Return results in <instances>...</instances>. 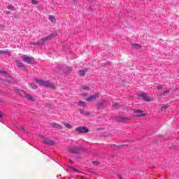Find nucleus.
<instances>
[{
    "label": "nucleus",
    "mask_w": 179,
    "mask_h": 179,
    "mask_svg": "<svg viewBox=\"0 0 179 179\" xmlns=\"http://www.w3.org/2000/svg\"><path fill=\"white\" fill-rule=\"evenodd\" d=\"M36 83H38L41 86L43 87H50V89H55V84L50 81H45L43 80H36Z\"/></svg>",
    "instance_id": "nucleus-1"
},
{
    "label": "nucleus",
    "mask_w": 179,
    "mask_h": 179,
    "mask_svg": "<svg viewBox=\"0 0 179 179\" xmlns=\"http://www.w3.org/2000/svg\"><path fill=\"white\" fill-rule=\"evenodd\" d=\"M54 37V34L48 35L45 38H43L41 41L37 43H31V44L34 45H44L45 41H48V40Z\"/></svg>",
    "instance_id": "nucleus-2"
},
{
    "label": "nucleus",
    "mask_w": 179,
    "mask_h": 179,
    "mask_svg": "<svg viewBox=\"0 0 179 179\" xmlns=\"http://www.w3.org/2000/svg\"><path fill=\"white\" fill-rule=\"evenodd\" d=\"M75 131L77 132L78 135H82V134H87V132H89V129L85 126L78 127L76 128Z\"/></svg>",
    "instance_id": "nucleus-3"
},
{
    "label": "nucleus",
    "mask_w": 179,
    "mask_h": 179,
    "mask_svg": "<svg viewBox=\"0 0 179 179\" xmlns=\"http://www.w3.org/2000/svg\"><path fill=\"white\" fill-rule=\"evenodd\" d=\"M80 150H82V148L80 147H70L68 148V152L69 153H72L73 155H79L80 153Z\"/></svg>",
    "instance_id": "nucleus-4"
},
{
    "label": "nucleus",
    "mask_w": 179,
    "mask_h": 179,
    "mask_svg": "<svg viewBox=\"0 0 179 179\" xmlns=\"http://www.w3.org/2000/svg\"><path fill=\"white\" fill-rule=\"evenodd\" d=\"M138 97L141 100H144V101L150 102L152 101V99L149 96L147 93H141L138 94Z\"/></svg>",
    "instance_id": "nucleus-5"
},
{
    "label": "nucleus",
    "mask_w": 179,
    "mask_h": 179,
    "mask_svg": "<svg viewBox=\"0 0 179 179\" xmlns=\"http://www.w3.org/2000/svg\"><path fill=\"white\" fill-rule=\"evenodd\" d=\"M22 61H24V62H26L27 64H34V57L27 56V55H23L22 56Z\"/></svg>",
    "instance_id": "nucleus-6"
},
{
    "label": "nucleus",
    "mask_w": 179,
    "mask_h": 179,
    "mask_svg": "<svg viewBox=\"0 0 179 179\" xmlns=\"http://www.w3.org/2000/svg\"><path fill=\"white\" fill-rule=\"evenodd\" d=\"M43 143H45V145H50V146H52L55 145V142L48 138H44L42 140Z\"/></svg>",
    "instance_id": "nucleus-7"
},
{
    "label": "nucleus",
    "mask_w": 179,
    "mask_h": 179,
    "mask_svg": "<svg viewBox=\"0 0 179 179\" xmlns=\"http://www.w3.org/2000/svg\"><path fill=\"white\" fill-rule=\"evenodd\" d=\"M59 71L58 72H61V71H63L64 73H69V72L72 71V69H71L70 67L62 66H59Z\"/></svg>",
    "instance_id": "nucleus-8"
},
{
    "label": "nucleus",
    "mask_w": 179,
    "mask_h": 179,
    "mask_svg": "<svg viewBox=\"0 0 179 179\" xmlns=\"http://www.w3.org/2000/svg\"><path fill=\"white\" fill-rule=\"evenodd\" d=\"M100 97V94H95L94 95H92L91 96L88 97L87 99V101L90 103L94 100H96V99H99Z\"/></svg>",
    "instance_id": "nucleus-9"
},
{
    "label": "nucleus",
    "mask_w": 179,
    "mask_h": 179,
    "mask_svg": "<svg viewBox=\"0 0 179 179\" xmlns=\"http://www.w3.org/2000/svg\"><path fill=\"white\" fill-rule=\"evenodd\" d=\"M119 122H127V121H129V117H120L117 119Z\"/></svg>",
    "instance_id": "nucleus-10"
},
{
    "label": "nucleus",
    "mask_w": 179,
    "mask_h": 179,
    "mask_svg": "<svg viewBox=\"0 0 179 179\" xmlns=\"http://www.w3.org/2000/svg\"><path fill=\"white\" fill-rule=\"evenodd\" d=\"M17 66L18 68H22L23 71H26V66L22 62H17Z\"/></svg>",
    "instance_id": "nucleus-11"
},
{
    "label": "nucleus",
    "mask_w": 179,
    "mask_h": 179,
    "mask_svg": "<svg viewBox=\"0 0 179 179\" xmlns=\"http://www.w3.org/2000/svg\"><path fill=\"white\" fill-rule=\"evenodd\" d=\"M0 55H8V57H10V52H9L8 50H0Z\"/></svg>",
    "instance_id": "nucleus-12"
},
{
    "label": "nucleus",
    "mask_w": 179,
    "mask_h": 179,
    "mask_svg": "<svg viewBox=\"0 0 179 179\" xmlns=\"http://www.w3.org/2000/svg\"><path fill=\"white\" fill-rule=\"evenodd\" d=\"M132 47L134 50H141L142 48V46L138 43H132Z\"/></svg>",
    "instance_id": "nucleus-13"
},
{
    "label": "nucleus",
    "mask_w": 179,
    "mask_h": 179,
    "mask_svg": "<svg viewBox=\"0 0 179 179\" xmlns=\"http://www.w3.org/2000/svg\"><path fill=\"white\" fill-rule=\"evenodd\" d=\"M88 69H84L83 70H80L79 71V75L80 76H85L86 72H87Z\"/></svg>",
    "instance_id": "nucleus-14"
},
{
    "label": "nucleus",
    "mask_w": 179,
    "mask_h": 179,
    "mask_svg": "<svg viewBox=\"0 0 179 179\" xmlns=\"http://www.w3.org/2000/svg\"><path fill=\"white\" fill-rule=\"evenodd\" d=\"M80 114H82L85 117H89V115H90V112H85L83 110H80Z\"/></svg>",
    "instance_id": "nucleus-15"
},
{
    "label": "nucleus",
    "mask_w": 179,
    "mask_h": 179,
    "mask_svg": "<svg viewBox=\"0 0 179 179\" xmlns=\"http://www.w3.org/2000/svg\"><path fill=\"white\" fill-rule=\"evenodd\" d=\"M78 107H83L84 108H86V102L79 101L78 102Z\"/></svg>",
    "instance_id": "nucleus-16"
},
{
    "label": "nucleus",
    "mask_w": 179,
    "mask_h": 179,
    "mask_svg": "<svg viewBox=\"0 0 179 179\" xmlns=\"http://www.w3.org/2000/svg\"><path fill=\"white\" fill-rule=\"evenodd\" d=\"M25 97L27 100H29V101H34V99H33V96L30 94L25 95Z\"/></svg>",
    "instance_id": "nucleus-17"
},
{
    "label": "nucleus",
    "mask_w": 179,
    "mask_h": 179,
    "mask_svg": "<svg viewBox=\"0 0 179 179\" xmlns=\"http://www.w3.org/2000/svg\"><path fill=\"white\" fill-rule=\"evenodd\" d=\"M52 127L53 128H58L59 129H62V126L57 123L52 124Z\"/></svg>",
    "instance_id": "nucleus-18"
},
{
    "label": "nucleus",
    "mask_w": 179,
    "mask_h": 179,
    "mask_svg": "<svg viewBox=\"0 0 179 179\" xmlns=\"http://www.w3.org/2000/svg\"><path fill=\"white\" fill-rule=\"evenodd\" d=\"M49 20H50V22H52V23H55V22H56L57 20L55 19V16L50 15Z\"/></svg>",
    "instance_id": "nucleus-19"
},
{
    "label": "nucleus",
    "mask_w": 179,
    "mask_h": 179,
    "mask_svg": "<svg viewBox=\"0 0 179 179\" xmlns=\"http://www.w3.org/2000/svg\"><path fill=\"white\" fill-rule=\"evenodd\" d=\"M103 106H104V103H103V102L98 103V104L96 106L97 110H100V108H101L103 107Z\"/></svg>",
    "instance_id": "nucleus-20"
},
{
    "label": "nucleus",
    "mask_w": 179,
    "mask_h": 179,
    "mask_svg": "<svg viewBox=\"0 0 179 179\" xmlns=\"http://www.w3.org/2000/svg\"><path fill=\"white\" fill-rule=\"evenodd\" d=\"M134 114H142V113H143V110H133Z\"/></svg>",
    "instance_id": "nucleus-21"
},
{
    "label": "nucleus",
    "mask_w": 179,
    "mask_h": 179,
    "mask_svg": "<svg viewBox=\"0 0 179 179\" xmlns=\"http://www.w3.org/2000/svg\"><path fill=\"white\" fill-rule=\"evenodd\" d=\"M170 93V91L169 90H166V91H164V92H162L161 94V97H164V96H166V94Z\"/></svg>",
    "instance_id": "nucleus-22"
},
{
    "label": "nucleus",
    "mask_w": 179,
    "mask_h": 179,
    "mask_svg": "<svg viewBox=\"0 0 179 179\" xmlns=\"http://www.w3.org/2000/svg\"><path fill=\"white\" fill-rule=\"evenodd\" d=\"M167 108H169V106L165 105L161 107V111H164L166 110H167Z\"/></svg>",
    "instance_id": "nucleus-23"
},
{
    "label": "nucleus",
    "mask_w": 179,
    "mask_h": 179,
    "mask_svg": "<svg viewBox=\"0 0 179 179\" xmlns=\"http://www.w3.org/2000/svg\"><path fill=\"white\" fill-rule=\"evenodd\" d=\"M64 127H66V128H68V129H71V128H72V126L68 123H65Z\"/></svg>",
    "instance_id": "nucleus-24"
},
{
    "label": "nucleus",
    "mask_w": 179,
    "mask_h": 179,
    "mask_svg": "<svg viewBox=\"0 0 179 179\" xmlns=\"http://www.w3.org/2000/svg\"><path fill=\"white\" fill-rule=\"evenodd\" d=\"M70 169H71V170H74V171H76V173H80V171L75 169V167H73V166H70Z\"/></svg>",
    "instance_id": "nucleus-25"
},
{
    "label": "nucleus",
    "mask_w": 179,
    "mask_h": 179,
    "mask_svg": "<svg viewBox=\"0 0 179 179\" xmlns=\"http://www.w3.org/2000/svg\"><path fill=\"white\" fill-rule=\"evenodd\" d=\"M7 9H8L9 10H15V8L12 6H8Z\"/></svg>",
    "instance_id": "nucleus-26"
},
{
    "label": "nucleus",
    "mask_w": 179,
    "mask_h": 179,
    "mask_svg": "<svg viewBox=\"0 0 179 179\" xmlns=\"http://www.w3.org/2000/svg\"><path fill=\"white\" fill-rule=\"evenodd\" d=\"M82 89H83V90H85L86 92L89 91V87L88 86H83Z\"/></svg>",
    "instance_id": "nucleus-27"
},
{
    "label": "nucleus",
    "mask_w": 179,
    "mask_h": 179,
    "mask_svg": "<svg viewBox=\"0 0 179 179\" xmlns=\"http://www.w3.org/2000/svg\"><path fill=\"white\" fill-rule=\"evenodd\" d=\"M31 3H32L33 5H38V1H36V0H32V1H31Z\"/></svg>",
    "instance_id": "nucleus-28"
},
{
    "label": "nucleus",
    "mask_w": 179,
    "mask_h": 179,
    "mask_svg": "<svg viewBox=\"0 0 179 179\" xmlns=\"http://www.w3.org/2000/svg\"><path fill=\"white\" fill-rule=\"evenodd\" d=\"M134 117H146V114L143 113L141 115H136Z\"/></svg>",
    "instance_id": "nucleus-29"
},
{
    "label": "nucleus",
    "mask_w": 179,
    "mask_h": 179,
    "mask_svg": "<svg viewBox=\"0 0 179 179\" xmlns=\"http://www.w3.org/2000/svg\"><path fill=\"white\" fill-rule=\"evenodd\" d=\"M88 171L90 173H92V174H96V173L94 171H93V169H88Z\"/></svg>",
    "instance_id": "nucleus-30"
},
{
    "label": "nucleus",
    "mask_w": 179,
    "mask_h": 179,
    "mask_svg": "<svg viewBox=\"0 0 179 179\" xmlns=\"http://www.w3.org/2000/svg\"><path fill=\"white\" fill-rule=\"evenodd\" d=\"M0 74L1 75H6V71H3L0 70Z\"/></svg>",
    "instance_id": "nucleus-31"
},
{
    "label": "nucleus",
    "mask_w": 179,
    "mask_h": 179,
    "mask_svg": "<svg viewBox=\"0 0 179 179\" xmlns=\"http://www.w3.org/2000/svg\"><path fill=\"white\" fill-rule=\"evenodd\" d=\"M32 89H37V86L34 85V84L31 85Z\"/></svg>",
    "instance_id": "nucleus-32"
},
{
    "label": "nucleus",
    "mask_w": 179,
    "mask_h": 179,
    "mask_svg": "<svg viewBox=\"0 0 179 179\" xmlns=\"http://www.w3.org/2000/svg\"><path fill=\"white\" fill-rule=\"evenodd\" d=\"M157 89L158 90H160L163 89V87H162V86H157Z\"/></svg>",
    "instance_id": "nucleus-33"
},
{
    "label": "nucleus",
    "mask_w": 179,
    "mask_h": 179,
    "mask_svg": "<svg viewBox=\"0 0 179 179\" xmlns=\"http://www.w3.org/2000/svg\"><path fill=\"white\" fill-rule=\"evenodd\" d=\"M117 106H118V103H113V107H117Z\"/></svg>",
    "instance_id": "nucleus-34"
},
{
    "label": "nucleus",
    "mask_w": 179,
    "mask_h": 179,
    "mask_svg": "<svg viewBox=\"0 0 179 179\" xmlns=\"http://www.w3.org/2000/svg\"><path fill=\"white\" fill-rule=\"evenodd\" d=\"M2 112L1 111H0V118H2Z\"/></svg>",
    "instance_id": "nucleus-35"
},
{
    "label": "nucleus",
    "mask_w": 179,
    "mask_h": 179,
    "mask_svg": "<svg viewBox=\"0 0 179 179\" xmlns=\"http://www.w3.org/2000/svg\"><path fill=\"white\" fill-rule=\"evenodd\" d=\"M119 179H122V177H121V174L118 175Z\"/></svg>",
    "instance_id": "nucleus-36"
},
{
    "label": "nucleus",
    "mask_w": 179,
    "mask_h": 179,
    "mask_svg": "<svg viewBox=\"0 0 179 179\" xmlns=\"http://www.w3.org/2000/svg\"><path fill=\"white\" fill-rule=\"evenodd\" d=\"M70 163H71V164L73 163V162L72 160H69Z\"/></svg>",
    "instance_id": "nucleus-37"
},
{
    "label": "nucleus",
    "mask_w": 179,
    "mask_h": 179,
    "mask_svg": "<svg viewBox=\"0 0 179 179\" xmlns=\"http://www.w3.org/2000/svg\"><path fill=\"white\" fill-rule=\"evenodd\" d=\"M20 129H22L23 131V129H24L23 127H20Z\"/></svg>",
    "instance_id": "nucleus-38"
},
{
    "label": "nucleus",
    "mask_w": 179,
    "mask_h": 179,
    "mask_svg": "<svg viewBox=\"0 0 179 179\" xmlns=\"http://www.w3.org/2000/svg\"><path fill=\"white\" fill-rule=\"evenodd\" d=\"M140 1H143V0H140Z\"/></svg>",
    "instance_id": "nucleus-39"
}]
</instances>
